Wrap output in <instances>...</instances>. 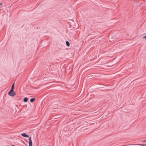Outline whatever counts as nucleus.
Here are the masks:
<instances>
[{"label":"nucleus","instance_id":"4","mask_svg":"<svg viewBox=\"0 0 146 146\" xmlns=\"http://www.w3.org/2000/svg\"><path fill=\"white\" fill-rule=\"evenodd\" d=\"M14 83L12 84V86L11 89V90H10V91L11 92V91H14L13 89H14Z\"/></svg>","mask_w":146,"mask_h":146},{"label":"nucleus","instance_id":"1","mask_svg":"<svg viewBox=\"0 0 146 146\" xmlns=\"http://www.w3.org/2000/svg\"><path fill=\"white\" fill-rule=\"evenodd\" d=\"M16 94L14 91H10V90L8 92V95L11 96H13L15 95Z\"/></svg>","mask_w":146,"mask_h":146},{"label":"nucleus","instance_id":"2","mask_svg":"<svg viewBox=\"0 0 146 146\" xmlns=\"http://www.w3.org/2000/svg\"><path fill=\"white\" fill-rule=\"evenodd\" d=\"M29 146H32V142L31 140V138L29 137Z\"/></svg>","mask_w":146,"mask_h":146},{"label":"nucleus","instance_id":"11","mask_svg":"<svg viewBox=\"0 0 146 146\" xmlns=\"http://www.w3.org/2000/svg\"><path fill=\"white\" fill-rule=\"evenodd\" d=\"M2 3L1 2V3H0V5H1V6L2 5Z\"/></svg>","mask_w":146,"mask_h":146},{"label":"nucleus","instance_id":"7","mask_svg":"<svg viewBox=\"0 0 146 146\" xmlns=\"http://www.w3.org/2000/svg\"><path fill=\"white\" fill-rule=\"evenodd\" d=\"M66 43L67 46H70V43L68 41H66Z\"/></svg>","mask_w":146,"mask_h":146},{"label":"nucleus","instance_id":"12","mask_svg":"<svg viewBox=\"0 0 146 146\" xmlns=\"http://www.w3.org/2000/svg\"><path fill=\"white\" fill-rule=\"evenodd\" d=\"M11 146H15L14 145H13Z\"/></svg>","mask_w":146,"mask_h":146},{"label":"nucleus","instance_id":"5","mask_svg":"<svg viewBox=\"0 0 146 146\" xmlns=\"http://www.w3.org/2000/svg\"><path fill=\"white\" fill-rule=\"evenodd\" d=\"M28 99L27 97H25L23 99V102H27L28 101Z\"/></svg>","mask_w":146,"mask_h":146},{"label":"nucleus","instance_id":"9","mask_svg":"<svg viewBox=\"0 0 146 146\" xmlns=\"http://www.w3.org/2000/svg\"><path fill=\"white\" fill-rule=\"evenodd\" d=\"M143 38H145L146 39V36H145L143 37Z\"/></svg>","mask_w":146,"mask_h":146},{"label":"nucleus","instance_id":"6","mask_svg":"<svg viewBox=\"0 0 146 146\" xmlns=\"http://www.w3.org/2000/svg\"><path fill=\"white\" fill-rule=\"evenodd\" d=\"M35 99L34 98H32L30 99V102H32L35 101Z\"/></svg>","mask_w":146,"mask_h":146},{"label":"nucleus","instance_id":"10","mask_svg":"<svg viewBox=\"0 0 146 146\" xmlns=\"http://www.w3.org/2000/svg\"><path fill=\"white\" fill-rule=\"evenodd\" d=\"M146 141V140H144L143 141H142V142L144 143V142H145Z\"/></svg>","mask_w":146,"mask_h":146},{"label":"nucleus","instance_id":"3","mask_svg":"<svg viewBox=\"0 0 146 146\" xmlns=\"http://www.w3.org/2000/svg\"><path fill=\"white\" fill-rule=\"evenodd\" d=\"M21 135L23 137H29V135H27L25 133H21Z\"/></svg>","mask_w":146,"mask_h":146},{"label":"nucleus","instance_id":"8","mask_svg":"<svg viewBox=\"0 0 146 146\" xmlns=\"http://www.w3.org/2000/svg\"><path fill=\"white\" fill-rule=\"evenodd\" d=\"M137 145H140V146H146V145H145V144H137Z\"/></svg>","mask_w":146,"mask_h":146}]
</instances>
